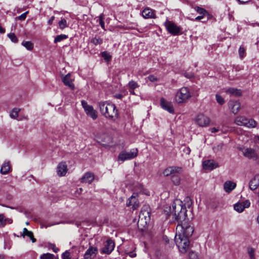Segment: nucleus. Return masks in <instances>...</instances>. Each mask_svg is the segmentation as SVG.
<instances>
[{"mask_svg":"<svg viewBox=\"0 0 259 259\" xmlns=\"http://www.w3.org/2000/svg\"><path fill=\"white\" fill-rule=\"evenodd\" d=\"M215 98L217 102L220 105H223L225 103L224 98L218 94H216Z\"/></svg>","mask_w":259,"mask_h":259,"instance_id":"ea45409f","label":"nucleus"},{"mask_svg":"<svg viewBox=\"0 0 259 259\" xmlns=\"http://www.w3.org/2000/svg\"><path fill=\"white\" fill-rule=\"evenodd\" d=\"M143 217L145 218V220H146V215L144 214V212H141L139 216V220L138 222V224L140 223V222H142L143 220Z\"/></svg>","mask_w":259,"mask_h":259,"instance_id":"3c124183","label":"nucleus"},{"mask_svg":"<svg viewBox=\"0 0 259 259\" xmlns=\"http://www.w3.org/2000/svg\"><path fill=\"white\" fill-rule=\"evenodd\" d=\"M182 168L180 167H169L163 171V175L165 176H169L173 175L175 173H179L181 171Z\"/></svg>","mask_w":259,"mask_h":259,"instance_id":"2eb2a0df","label":"nucleus"},{"mask_svg":"<svg viewBox=\"0 0 259 259\" xmlns=\"http://www.w3.org/2000/svg\"><path fill=\"white\" fill-rule=\"evenodd\" d=\"M161 107L164 110L168 111L170 113L174 112L173 106L171 102L166 101L163 98L160 99Z\"/></svg>","mask_w":259,"mask_h":259,"instance_id":"f8f14e48","label":"nucleus"},{"mask_svg":"<svg viewBox=\"0 0 259 259\" xmlns=\"http://www.w3.org/2000/svg\"><path fill=\"white\" fill-rule=\"evenodd\" d=\"M196 123L199 126L204 127L209 125V118L202 114H198L195 119Z\"/></svg>","mask_w":259,"mask_h":259,"instance_id":"0eeeda50","label":"nucleus"},{"mask_svg":"<svg viewBox=\"0 0 259 259\" xmlns=\"http://www.w3.org/2000/svg\"><path fill=\"white\" fill-rule=\"evenodd\" d=\"M210 131L211 133H216L219 131V129H218L215 127H213V128H210Z\"/></svg>","mask_w":259,"mask_h":259,"instance_id":"6e6d98bb","label":"nucleus"},{"mask_svg":"<svg viewBox=\"0 0 259 259\" xmlns=\"http://www.w3.org/2000/svg\"><path fill=\"white\" fill-rule=\"evenodd\" d=\"M114 242L110 239H108L104 243V247L102 249L101 252L106 254H110L114 249Z\"/></svg>","mask_w":259,"mask_h":259,"instance_id":"6e6552de","label":"nucleus"},{"mask_svg":"<svg viewBox=\"0 0 259 259\" xmlns=\"http://www.w3.org/2000/svg\"><path fill=\"white\" fill-rule=\"evenodd\" d=\"M259 186V175H255L249 182V188L252 190L257 189Z\"/></svg>","mask_w":259,"mask_h":259,"instance_id":"6ab92c4d","label":"nucleus"},{"mask_svg":"<svg viewBox=\"0 0 259 259\" xmlns=\"http://www.w3.org/2000/svg\"><path fill=\"white\" fill-rule=\"evenodd\" d=\"M81 105L85 113L88 116H90L93 120H95L97 118L98 112L94 109L92 106L89 105L88 103L84 100L81 101Z\"/></svg>","mask_w":259,"mask_h":259,"instance_id":"39448f33","label":"nucleus"},{"mask_svg":"<svg viewBox=\"0 0 259 259\" xmlns=\"http://www.w3.org/2000/svg\"><path fill=\"white\" fill-rule=\"evenodd\" d=\"M0 259H4V256L3 255H0Z\"/></svg>","mask_w":259,"mask_h":259,"instance_id":"774afa93","label":"nucleus"},{"mask_svg":"<svg viewBox=\"0 0 259 259\" xmlns=\"http://www.w3.org/2000/svg\"><path fill=\"white\" fill-rule=\"evenodd\" d=\"M204 16H205V15H201V16H199L195 18V20H197V21H198V20H201V19H203Z\"/></svg>","mask_w":259,"mask_h":259,"instance_id":"4d7b16f0","label":"nucleus"},{"mask_svg":"<svg viewBox=\"0 0 259 259\" xmlns=\"http://www.w3.org/2000/svg\"><path fill=\"white\" fill-rule=\"evenodd\" d=\"M229 108L231 110L233 113L237 114L240 109V103L236 101H230L228 103Z\"/></svg>","mask_w":259,"mask_h":259,"instance_id":"4468645a","label":"nucleus"},{"mask_svg":"<svg viewBox=\"0 0 259 259\" xmlns=\"http://www.w3.org/2000/svg\"><path fill=\"white\" fill-rule=\"evenodd\" d=\"M101 55L102 57L107 61H109L111 58V56L106 52H102Z\"/></svg>","mask_w":259,"mask_h":259,"instance_id":"c03bdc74","label":"nucleus"},{"mask_svg":"<svg viewBox=\"0 0 259 259\" xmlns=\"http://www.w3.org/2000/svg\"><path fill=\"white\" fill-rule=\"evenodd\" d=\"M164 25L168 32L172 35H177L179 34L181 28L175 23L167 20L164 23Z\"/></svg>","mask_w":259,"mask_h":259,"instance_id":"423d86ee","label":"nucleus"},{"mask_svg":"<svg viewBox=\"0 0 259 259\" xmlns=\"http://www.w3.org/2000/svg\"><path fill=\"white\" fill-rule=\"evenodd\" d=\"M234 208L236 211L239 212H241L244 210L243 206L241 202L235 204L234 205Z\"/></svg>","mask_w":259,"mask_h":259,"instance_id":"7c9ffc66","label":"nucleus"},{"mask_svg":"<svg viewBox=\"0 0 259 259\" xmlns=\"http://www.w3.org/2000/svg\"><path fill=\"white\" fill-rule=\"evenodd\" d=\"M184 75H185V76L186 77H188V78H191V77H192L193 76V74H188V73H185L184 74Z\"/></svg>","mask_w":259,"mask_h":259,"instance_id":"13d9d810","label":"nucleus"},{"mask_svg":"<svg viewBox=\"0 0 259 259\" xmlns=\"http://www.w3.org/2000/svg\"><path fill=\"white\" fill-rule=\"evenodd\" d=\"M202 165L204 169L209 170H211L219 166L218 163L213 160H207L204 161L203 162Z\"/></svg>","mask_w":259,"mask_h":259,"instance_id":"9b49d317","label":"nucleus"},{"mask_svg":"<svg viewBox=\"0 0 259 259\" xmlns=\"http://www.w3.org/2000/svg\"><path fill=\"white\" fill-rule=\"evenodd\" d=\"M195 10L200 14L203 15H208L207 12L202 8L199 7H196L194 8Z\"/></svg>","mask_w":259,"mask_h":259,"instance_id":"e433bc0d","label":"nucleus"},{"mask_svg":"<svg viewBox=\"0 0 259 259\" xmlns=\"http://www.w3.org/2000/svg\"><path fill=\"white\" fill-rule=\"evenodd\" d=\"M247 252L250 259H255L254 252L255 249L252 247H248L247 248Z\"/></svg>","mask_w":259,"mask_h":259,"instance_id":"72a5a7b5","label":"nucleus"},{"mask_svg":"<svg viewBox=\"0 0 259 259\" xmlns=\"http://www.w3.org/2000/svg\"><path fill=\"white\" fill-rule=\"evenodd\" d=\"M41 259H54V255L49 253L43 254L41 257Z\"/></svg>","mask_w":259,"mask_h":259,"instance_id":"58836bf2","label":"nucleus"},{"mask_svg":"<svg viewBox=\"0 0 259 259\" xmlns=\"http://www.w3.org/2000/svg\"><path fill=\"white\" fill-rule=\"evenodd\" d=\"M98 253V249L96 247L90 246L85 251L84 259H92L96 256Z\"/></svg>","mask_w":259,"mask_h":259,"instance_id":"ddd939ff","label":"nucleus"},{"mask_svg":"<svg viewBox=\"0 0 259 259\" xmlns=\"http://www.w3.org/2000/svg\"><path fill=\"white\" fill-rule=\"evenodd\" d=\"M20 111L19 109L18 108H14L13 109L11 113H10V116L11 118L15 119L18 116V113Z\"/></svg>","mask_w":259,"mask_h":259,"instance_id":"f704fd0d","label":"nucleus"},{"mask_svg":"<svg viewBox=\"0 0 259 259\" xmlns=\"http://www.w3.org/2000/svg\"><path fill=\"white\" fill-rule=\"evenodd\" d=\"M138 153L137 149H133L130 151H122L120 152L118 155V160L124 161L127 160H130L136 157Z\"/></svg>","mask_w":259,"mask_h":259,"instance_id":"20e7f679","label":"nucleus"},{"mask_svg":"<svg viewBox=\"0 0 259 259\" xmlns=\"http://www.w3.org/2000/svg\"><path fill=\"white\" fill-rule=\"evenodd\" d=\"M148 78L151 82H155L158 80L157 78L153 75H150Z\"/></svg>","mask_w":259,"mask_h":259,"instance_id":"09e8293b","label":"nucleus"},{"mask_svg":"<svg viewBox=\"0 0 259 259\" xmlns=\"http://www.w3.org/2000/svg\"><path fill=\"white\" fill-rule=\"evenodd\" d=\"M128 87L130 90H134L135 89L138 88L139 85L136 81L131 80L128 82Z\"/></svg>","mask_w":259,"mask_h":259,"instance_id":"c9c22d12","label":"nucleus"},{"mask_svg":"<svg viewBox=\"0 0 259 259\" xmlns=\"http://www.w3.org/2000/svg\"><path fill=\"white\" fill-rule=\"evenodd\" d=\"M243 206L244 209L248 208L250 206V203L248 200H246L243 202H241Z\"/></svg>","mask_w":259,"mask_h":259,"instance_id":"49530a36","label":"nucleus"},{"mask_svg":"<svg viewBox=\"0 0 259 259\" xmlns=\"http://www.w3.org/2000/svg\"><path fill=\"white\" fill-rule=\"evenodd\" d=\"M54 19H55V17L54 16L51 17V18L48 21V24H49V25L52 24L53 20H54Z\"/></svg>","mask_w":259,"mask_h":259,"instance_id":"5fc2aeb1","label":"nucleus"},{"mask_svg":"<svg viewBox=\"0 0 259 259\" xmlns=\"http://www.w3.org/2000/svg\"><path fill=\"white\" fill-rule=\"evenodd\" d=\"M22 235L23 237L27 236L29 237V238L31 240L33 243L36 242V239L33 236V234L32 232L28 231L26 228H24L23 230V233Z\"/></svg>","mask_w":259,"mask_h":259,"instance_id":"b1692460","label":"nucleus"},{"mask_svg":"<svg viewBox=\"0 0 259 259\" xmlns=\"http://www.w3.org/2000/svg\"><path fill=\"white\" fill-rule=\"evenodd\" d=\"M11 170V166L9 161H5L1 166L0 172L6 175Z\"/></svg>","mask_w":259,"mask_h":259,"instance_id":"aec40b11","label":"nucleus"},{"mask_svg":"<svg viewBox=\"0 0 259 259\" xmlns=\"http://www.w3.org/2000/svg\"><path fill=\"white\" fill-rule=\"evenodd\" d=\"M59 224H60V223H57L54 224H48V225H46V226H45V228H47V227H51V226H53V225H54Z\"/></svg>","mask_w":259,"mask_h":259,"instance_id":"052dcab7","label":"nucleus"},{"mask_svg":"<svg viewBox=\"0 0 259 259\" xmlns=\"http://www.w3.org/2000/svg\"><path fill=\"white\" fill-rule=\"evenodd\" d=\"M189 257L190 259H198L197 253L193 251H191L189 252Z\"/></svg>","mask_w":259,"mask_h":259,"instance_id":"a19ab883","label":"nucleus"},{"mask_svg":"<svg viewBox=\"0 0 259 259\" xmlns=\"http://www.w3.org/2000/svg\"><path fill=\"white\" fill-rule=\"evenodd\" d=\"M101 113L106 118L115 120L118 117V111L115 105L105 102L99 103Z\"/></svg>","mask_w":259,"mask_h":259,"instance_id":"f03ea898","label":"nucleus"},{"mask_svg":"<svg viewBox=\"0 0 259 259\" xmlns=\"http://www.w3.org/2000/svg\"><path fill=\"white\" fill-rule=\"evenodd\" d=\"M129 92L130 93V94H132V95H135V92H134V90H129Z\"/></svg>","mask_w":259,"mask_h":259,"instance_id":"680f3d73","label":"nucleus"},{"mask_svg":"<svg viewBox=\"0 0 259 259\" xmlns=\"http://www.w3.org/2000/svg\"><path fill=\"white\" fill-rule=\"evenodd\" d=\"M138 195L134 193L132 196L128 198L126 202V206H132L133 209H136L139 207V202L137 199Z\"/></svg>","mask_w":259,"mask_h":259,"instance_id":"1a4fd4ad","label":"nucleus"},{"mask_svg":"<svg viewBox=\"0 0 259 259\" xmlns=\"http://www.w3.org/2000/svg\"><path fill=\"white\" fill-rule=\"evenodd\" d=\"M104 14H101L100 15V16L99 17V19L97 20V21H99V24H100V26H101V27L104 30H105L106 29H105V23H104Z\"/></svg>","mask_w":259,"mask_h":259,"instance_id":"473e14b6","label":"nucleus"},{"mask_svg":"<svg viewBox=\"0 0 259 259\" xmlns=\"http://www.w3.org/2000/svg\"><path fill=\"white\" fill-rule=\"evenodd\" d=\"M256 26H259V23H253V24H252V26H253V27H254V26H256Z\"/></svg>","mask_w":259,"mask_h":259,"instance_id":"69168bd1","label":"nucleus"},{"mask_svg":"<svg viewBox=\"0 0 259 259\" xmlns=\"http://www.w3.org/2000/svg\"><path fill=\"white\" fill-rule=\"evenodd\" d=\"M246 124H245L246 126L248 127H254L256 125V122L255 120L253 119H247Z\"/></svg>","mask_w":259,"mask_h":259,"instance_id":"2f4dec72","label":"nucleus"},{"mask_svg":"<svg viewBox=\"0 0 259 259\" xmlns=\"http://www.w3.org/2000/svg\"><path fill=\"white\" fill-rule=\"evenodd\" d=\"M142 16L146 19L155 18L154 11L149 8L145 9L142 12Z\"/></svg>","mask_w":259,"mask_h":259,"instance_id":"5701e85b","label":"nucleus"},{"mask_svg":"<svg viewBox=\"0 0 259 259\" xmlns=\"http://www.w3.org/2000/svg\"><path fill=\"white\" fill-rule=\"evenodd\" d=\"M8 221V222L9 223V224H11L12 223V220L11 219H7V222Z\"/></svg>","mask_w":259,"mask_h":259,"instance_id":"0e129e2a","label":"nucleus"},{"mask_svg":"<svg viewBox=\"0 0 259 259\" xmlns=\"http://www.w3.org/2000/svg\"><path fill=\"white\" fill-rule=\"evenodd\" d=\"M236 187V184L230 181H226L224 185L225 191L227 193L231 192Z\"/></svg>","mask_w":259,"mask_h":259,"instance_id":"412c9836","label":"nucleus"},{"mask_svg":"<svg viewBox=\"0 0 259 259\" xmlns=\"http://www.w3.org/2000/svg\"><path fill=\"white\" fill-rule=\"evenodd\" d=\"M8 37L11 40V41L13 42H17L18 41V39L14 33L9 34Z\"/></svg>","mask_w":259,"mask_h":259,"instance_id":"79ce46f5","label":"nucleus"},{"mask_svg":"<svg viewBox=\"0 0 259 259\" xmlns=\"http://www.w3.org/2000/svg\"><path fill=\"white\" fill-rule=\"evenodd\" d=\"M28 12L27 11L24 13H23L22 14H21V15H20L18 18L19 20H21V21H23L26 18V16H27V14H28Z\"/></svg>","mask_w":259,"mask_h":259,"instance_id":"de8ad7c7","label":"nucleus"},{"mask_svg":"<svg viewBox=\"0 0 259 259\" xmlns=\"http://www.w3.org/2000/svg\"><path fill=\"white\" fill-rule=\"evenodd\" d=\"M58 24L60 28L62 30L68 27L67 21L64 18H61V20L59 22Z\"/></svg>","mask_w":259,"mask_h":259,"instance_id":"cd10ccee","label":"nucleus"},{"mask_svg":"<svg viewBox=\"0 0 259 259\" xmlns=\"http://www.w3.org/2000/svg\"><path fill=\"white\" fill-rule=\"evenodd\" d=\"M22 45L29 51H31L33 49V44L31 41H23Z\"/></svg>","mask_w":259,"mask_h":259,"instance_id":"c85d7f7f","label":"nucleus"},{"mask_svg":"<svg viewBox=\"0 0 259 259\" xmlns=\"http://www.w3.org/2000/svg\"><path fill=\"white\" fill-rule=\"evenodd\" d=\"M186 150H187V152L188 154H189L190 152V149L189 148H186Z\"/></svg>","mask_w":259,"mask_h":259,"instance_id":"338daca9","label":"nucleus"},{"mask_svg":"<svg viewBox=\"0 0 259 259\" xmlns=\"http://www.w3.org/2000/svg\"><path fill=\"white\" fill-rule=\"evenodd\" d=\"M68 38V35L65 34H60L57 35L54 40V42L57 43L58 42H60L62 40Z\"/></svg>","mask_w":259,"mask_h":259,"instance_id":"c756f323","label":"nucleus"},{"mask_svg":"<svg viewBox=\"0 0 259 259\" xmlns=\"http://www.w3.org/2000/svg\"><path fill=\"white\" fill-rule=\"evenodd\" d=\"M247 122V118L243 116H238L235 119V122L238 125H245Z\"/></svg>","mask_w":259,"mask_h":259,"instance_id":"393cba45","label":"nucleus"},{"mask_svg":"<svg viewBox=\"0 0 259 259\" xmlns=\"http://www.w3.org/2000/svg\"><path fill=\"white\" fill-rule=\"evenodd\" d=\"M191 97V94L189 89L186 87H183L180 89L176 95V101L180 104L186 102Z\"/></svg>","mask_w":259,"mask_h":259,"instance_id":"7ed1b4c3","label":"nucleus"},{"mask_svg":"<svg viewBox=\"0 0 259 259\" xmlns=\"http://www.w3.org/2000/svg\"><path fill=\"white\" fill-rule=\"evenodd\" d=\"M225 93L230 96L239 97L242 94L241 91L240 90L235 89L234 88H229L225 91Z\"/></svg>","mask_w":259,"mask_h":259,"instance_id":"4be33fe9","label":"nucleus"},{"mask_svg":"<svg viewBox=\"0 0 259 259\" xmlns=\"http://www.w3.org/2000/svg\"><path fill=\"white\" fill-rule=\"evenodd\" d=\"M223 146V144H221L218 145L217 147H214L213 149L214 151H215L216 150H221V149H222Z\"/></svg>","mask_w":259,"mask_h":259,"instance_id":"603ef678","label":"nucleus"},{"mask_svg":"<svg viewBox=\"0 0 259 259\" xmlns=\"http://www.w3.org/2000/svg\"><path fill=\"white\" fill-rule=\"evenodd\" d=\"M62 259H71L70 257V252L68 251H66L62 254Z\"/></svg>","mask_w":259,"mask_h":259,"instance_id":"a18cd8bd","label":"nucleus"},{"mask_svg":"<svg viewBox=\"0 0 259 259\" xmlns=\"http://www.w3.org/2000/svg\"><path fill=\"white\" fill-rule=\"evenodd\" d=\"M245 49L242 47H240L239 49V55L240 58H243L245 56Z\"/></svg>","mask_w":259,"mask_h":259,"instance_id":"37998d69","label":"nucleus"},{"mask_svg":"<svg viewBox=\"0 0 259 259\" xmlns=\"http://www.w3.org/2000/svg\"><path fill=\"white\" fill-rule=\"evenodd\" d=\"M178 173H175L173 175H172L171 180L173 184L176 186H178L180 184L181 182V178L179 175L177 174Z\"/></svg>","mask_w":259,"mask_h":259,"instance_id":"a878e982","label":"nucleus"},{"mask_svg":"<svg viewBox=\"0 0 259 259\" xmlns=\"http://www.w3.org/2000/svg\"><path fill=\"white\" fill-rule=\"evenodd\" d=\"M50 248H51L52 249H53V250L55 252H57L58 251H59V248L58 247H57L55 244H51L50 245Z\"/></svg>","mask_w":259,"mask_h":259,"instance_id":"8fccbe9b","label":"nucleus"},{"mask_svg":"<svg viewBox=\"0 0 259 259\" xmlns=\"http://www.w3.org/2000/svg\"><path fill=\"white\" fill-rule=\"evenodd\" d=\"M164 211L168 215L172 214L175 219L180 223L176 228L175 241L179 251L182 253H185L190 246L189 238L194 232L192 226L183 223L187 218L186 206L181 201L176 199L172 204V209L169 206V208H165Z\"/></svg>","mask_w":259,"mask_h":259,"instance_id":"f257e3e1","label":"nucleus"},{"mask_svg":"<svg viewBox=\"0 0 259 259\" xmlns=\"http://www.w3.org/2000/svg\"><path fill=\"white\" fill-rule=\"evenodd\" d=\"M67 171V166L65 162H61L57 167V174L60 176H64Z\"/></svg>","mask_w":259,"mask_h":259,"instance_id":"f3484780","label":"nucleus"},{"mask_svg":"<svg viewBox=\"0 0 259 259\" xmlns=\"http://www.w3.org/2000/svg\"><path fill=\"white\" fill-rule=\"evenodd\" d=\"M94 180V175L91 172H86L81 179V182L91 184Z\"/></svg>","mask_w":259,"mask_h":259,"instance_id":"a211bd4d","label":"nucleus"},{"mask_svg":"<svg viewBox=\"0 0 259 259\" xmlns=\"http://www.w3.org/2000/svg\"><path fill=\"white\" fill-rule=\"evenodd\" d=\"M5 31V29L0 25V33H4Z\"/></svg>","mask_w":259,"mask_h":259,"instance_id":"bf43d9fd","label":"nucleus"},{"mask_svg":"<svg viewBox=\"0 0 259 259\" xmlns=\"http://www.w3.org/2000/svg\"><path fill=\"white\" fill-rule=\"evenodd\" d=\"M238 1L241 4H246V3H247V2H243V1H241L240 0H238Z\"/></svg>","mask_w":259,"mask_h":259,"instance_id":"e2e57ef3","label":"nucleus"},{"mask_svg":"<svg viewBox=\"0 0 259 259\" xmlns=\"http://www.w3.org/2000/svg\"><path fill=\"white\" fill-rule=\"evenodd\" d=\"M91 42L95 45H101L103 42V40L100 37H97L96 36L91 39Z\"/></svg>","mask_w":259,"mask_h":259,"instance_id":"bb28decb","label":"nucleus"},{"mask_svg":"<svg viewBox=\"0 0 259 259\" xmlns=\"http://www.w3.org/2000/svg\"><path fill=\"white\" fill-rule=\"evenodd\" d=\"M114 97L117 98V99H121L122 97H123V96L122 95L120 94H115L114 95Z\"/></svg>","mask_w":259,"mask_h":259,"instance_id":"864d4df0","label":"nucleus"},{"mask_svg":"<svg viewBox=\"0 0 259 259\" xmlns=\"http://www.w3.org/2000/svg\"><path fill=\"white\" fill-rule=\"evenodd\" d=\"M62 80L65 85L68 87L72 90L74 89V85L72 83V80L71 78V75L70 73H68L67 75L64 76L62 78Z\"/></svg>","mask_w":259,"mask_h":259,"instance_id":"dca6fc26","label":"nucleus"},{"mask_svg":"<svg viewBox=\"0 0 259 259\" xmlns=\"http://www.w3.org/2000/svg\"><path fill=\"white\" fill-rule=\"evenodd\" d=\"M7 223V219L4 214H0V227H4Z\"/></svg>","mask_w":259,"mask_h":259,"instance_id":"4c0bfd02","label":"nucleus"},{"mask_svg":"<svg viewBox=\"0 0 259 259\" xmlns=\"http://www.w3.org/2000/svg\"><path fill=\"white\" fill-rule=\"evenodd\" d=\"M243 153L244 156L253 160H256L258 158L256 151L251 148H244L243 150Z\"/></svg>","mask_w":259,"mask_h":259,"instance_id":"9d476101","label":"nucleus"}]
</instances>
